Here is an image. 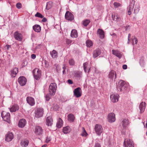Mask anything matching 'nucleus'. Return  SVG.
I'll list each match as a JSON object with an SVG mask.
<instances>
[{
  "instance_id": "obj_1",
  "label": "nucleus",
  "mask_w": 147,
  "mask_h": 147,
  "mask_svg": "<svg viewBox=\"0 0 147 147\" xmlns=\"http://www.w3.org/2000/svg\"><path fill=\"white\" fill-rule=\"evenodd\" d=\"M127 85L123 80H120L117 86V89L120 91H124L126 89Z\"/></svg>"
},
{
  "instance_id": "obj_2",
  "label": "nucleus",
  "mask_w": 147,
  "mask_h": 147,
  "mask_svg": "<svg viewBox=\"0 0 147 147\" xmlns=\"http://www.w3.org/2000/svg\"><path fill=\"white\" fill-rule=\"evenodd\" d=\"M57 89V85L55 83H52L49 86V91L52 95H54L55 94Z\"/></svg>"
},
{
  "instance_id": "obj_3",
  "label": "nucleus",
  "mask_w": 147,
  "mask_h": 147,
  "mask_svg": "<svg viewBox=\"0 0 147 147\" xmlns=\"http://www.w3.org/2000/svg\"><path fill=\"white\" fill-rule=\"evenodd\" d=\"M1 116L5 121L9 123L10 122V114L9 113L5 111H3L1 113Z\"/></svg>"
},
{
  "instance_id": "obj_4",
  "label": "nucleus",
  "mask_w": 147,
  "mask_h": 147,
  "mask_svg": "<svg viewBox=\"0 0 147 147\" xmlns=\"http://www.w3.org/2000/svg\"><path fill=\"white\" fill-rule=\"evenodd\" d=\"M33 73L34 78L36 80L39 79L41 76V70L38 68H35L33 70Z\"/></svg>"
},
{
  "instance_id": "obj_5",
  "label": "nucleus",
  "mask_w": 147,
  "mask_h": 147,
  "mask_svg": "<svg viewBox=\"0 0 147 147\" xmlns=\"http://www.w3.org/2000/svg\"><path fill=\"white\" fill-rule=\"evenodd\" d=\"M94 130L97 134L100 136L102 132L103 128L101 125L96 124L94 127Z\"/></svg>"
},
{
  "instance_id": "obj_6",
  "label": "nucleus",
  "mask_w": 147,
  "mask_h": 147,
  "mask_svg": "<svg viewBox=\"0 0 147 147\" xmlns=\"http://www.w3.org/2000/svg\"><path fill=\"white\" fill-rule=\"evenodd\" d=\"M43 109L42 108H39L37 109L35 111V116L37 118L42 117L43 114Z\"/></svg>"
},
{
  "instance_id": "obj_7",
  "label": "nucleus",
  "mask_w": 147,
  "mask_h": 147,
  "mask_svg": "<svg viewBox=\"0 0 147 147\" xmlns=\"http://www.w3.org/2000/svg\"><path fill=\"white\" fill-rule=\"evenodd\" d=\"M124 145L125 147H134V144L132 141L129 139H125Z\"/></svg>"
},
{
  "instance_id": "obj_8",
  "label": "nucleus",
  "mask_w": 147,
  "mask_h": 147,
  "mask_svg": "<svg viewBox=\"0 0 147 147\" xmlns=\"http://www.w3.org/2000/svg\"><path fill=\"white\" fill-rule=\"evenodd\" d=\"M74 95L76 98L80 97L82 94L81 89L80 87L77 88L74 90Z\"/></svg>"
},
{
  "instance_id": "obj_9",
  "label": "nucleus",
  "mask_w": 147,
  "mask_h": 147,
  "mask_svg": "<svg viewBox=\"0 0 147 147\" xmlns=\"http://www.w3.org/2000/svg\"><path fill=\"white\" fill-rule=\"evenodd\" d=\"M110 98L112 102H116L118 101L119 95L117 94H113L111 95Z\"/></svg>"
},
{
  "instance_id": "obj_10",
  "label": "nucleus",
  "mask_w": 147,
  "mask_h": 147,
  "mask_svg": "<svg viewBox=\"0 0 147 147\" xmlns=\"http://www.w3.org/2000/svg\"><path fill=\"white\" fill-rule=\"evenodd\" d=\"M65 18L67 20L72 21L74 19V16L71 12L67 11L65 15Z\"/></svg>"
},
{
  "instance_id": "obj_11",
  "label": "nucleus",
  "mask_w": 147,
  "mask_h": 147,
  "mask_svg": "<svg viewBox=\"0 0 147 147\" xmlns=\"http://www.w3.org/2000/svg\"><path fill=\"white\" fill-rule=\"evenodd\" d=\"M26 79L24 76L20 77L18 79V82L22 86L24 85L26 82Z\"/></svg>"
},
{
  "instance_id": "obj_12",
  "label": "nucleus",
  "mask_w": 147,
  "mask_h": 147,
  "mask_svg": "<svg viewBox=\"0 0 147 147\" xmlns=\"http://www.w3.org/2000/svg\"><path fill=\"white\" fill-rule=\"evenodd\" d=\"M108 119L109 122H114L115 120V114L113 113H110L108 115Z\"/></svg>"
},
{
  "instance_id": "obj_13",
  "label": "nucleus",
  "mask_w": 147,
  "mask_h": 147,
  "mask_svg": "<svg viewBox=\"0 0 147 147\" xmlns=\"http://www.w3.org/2000/svg\"><path fill=\"white\" fill-rule=\"evenodd\" d=\"M146 106V104L145 102H142L140 103L139 108L140 109V112L142 113L144 111Z\"/></svg>"
},
{
  "instance_id": "obj_14",
  "label": "nucleus",
  "mask_w": 147,
  "mask_h": 147,
  "mask_svg": "<svg viewBox=\"0 0 147 147\" xmlns=\"http://www.w3.org/2000/svg\"><path fill=\"white\" fill-rule=\"evenodd\" d=\"M135 2L134 0H132L131 2L128 11V14L129 15H131V11L133 10L135 5Z\"/></svg>"
},
{
  "instance_id": "obj_15",
  "label": "nucleus",
  "mask_w": 147,
  "mask_h": 147,
  "mask_svg": "<svg viewBox=\"0 0 147 147\" xmlns=\"http://www.w3.org/2000/svg\"><path fill=\"white\" fill-rule=\"evenodd\" d=\"M26 101L27 103L31 106L34 105L35 103L34 99L31 97H27Z\"/></svg>"
},
{
  "instance_id": "obj_16",
  "label": "nucleus",
  "mask_w": 147,
  "mask_h": 147,
  "mask_svg": "<svg viewBox=\"0 0 147 147\" xmlns=\"http://www.w3.org/2000/svg\"><path fill=\"white\" fill-rule=\"evenodd\" d=\"M129 121L127 119H124L123 120L121 124L122 125L123 129H125L129 124Z\"/></svg>"
},
{
  "instance_id": "obj_17",
  "label": "nucleus",
  "mask_w": 147,
  "mask_h": 147,
  "mask_svg": "<svg viewBox=\"0 0 147 147\" xmlns=\"http://www.w3.org/2000/svg\"><path fill=\"white\" fill-rule=\"evenodd\" d=\"M14 36L15 39L17 40L21 41L22 39V36L21 34L18 32H15Z\"/></svg>"
},
{
  "instance_id": "obj_18",
  "label": "nucleus",
  "mask_w": 147,
  "mask_h": 147,
  "mask_svg": "<svg viewBox=\"0 0 147 147\" xmlns=\"http://www.w3.org/2000/svg\"><path fill=\"white\" fill-rule=\"evenodd\" d=\"M26 121L24 119H22L19 121L18 125L20 127L23 128L26 125Z\"/></svg>"
},
{
  "instance_id": "obj_19",
  "label": "nucleus",
  "mask_w": 147,
  "mask_h": 147,
  "mask_svg": "<svg viewBox=\"0 0 147 147\" xmlns=\"http://www.w3.org/2000/svg\"><path fill=\"white\" fill-rule=\"evenodd\" d=\"M42 132V128L39 126H36L35 127V132L37 135L41 134Z\"/></svg>"
},
{
  "instance_id": "obj_20",
  "label": "nucleus",
  "mask_w": 147,
  "mask_h": 147,
  "mask_svg": "<svg viewBox=\"0 0 147 147\" xmlns=\"http://www.w3.org/2000/svg\"><path fill=\"white\" fill-rule=\"evenodd\" d=\"M18 69L16 67H15L11 71V75L12 77H15L18 72Z\"/></svg>"
},
{
  "instance_id": "obj_21",
  "label": "nucleus",
  "mask_w": 147,
  "mask_h": 147,
  "mask_svg": "<svg viewBox=\"0 0 147 147\" xmlns=\"http://www.w3.org/2000/svg\"><path fill=\"white\" fill-rule=\"evenodd\" d=\"M13 138V134L11 133H10L7 134L5 140L7 142H10L12 140Z\"/></svg>"
},
{
  "instance_id": "obj_22",
  "label": "nucleus",
  "mask_w": 147,
  "mask_h": 147,
  "mask_svg": "<svg viewBox=\"0 0 147 147\" xmlns=\"http://www.w3.org/2000/svg\"><path fill=\"white\" fill-rule=\"evenodd\" d=\"M114 77L115 79L116 78V72L114 70H112L109 73V78L111 79H113Z\"/></svg>"
},
{
  "instance_id": "obj_23",
  "label": "nucleus",
  "mask_w": 147,
  "mask_h": 147,
  "mask_svg": "<svg viewBox=\"0 0 147 147\" xmlns=\"http://www.w3.org/2000/svg\"><path fill=\"white\" fill-rule=\"evenodd\" d=\"M46 124L48 126H51L53 123V120L51 117H48L46 119Z\"/></svg>"
},
{
  "instance_id": "obj_24",
  "label": "nucleus",
  "mask_w": 147,
  "mask_h": 147,
  "mask_svg": "<svg viewBox=\"0 0 147 147\" xmlns=\"http://www.w3.org/2000/svg\"><path fill=\"white\" fill-rule=\"evenodd\" d=\"M101 53V51L99 49H97L94 51L93 53V57L95 58L99 56Z\"/></svg>"
},
{
  "instance_id": "obj_25",
  "label": "nucleus",
  "mask_w": 147,
  "mask_h": 147,
  "mask_svg": "<svg viewBox=\"0 0 147 147\" xmlns=\"http://www.w3.org/2000/svg\"><path fill=\"white\" fill-rule=\"evenodd\" d=\"M112 18L113 20L115 21H119L121 20V18L117 13H113L112 15Z\"/></svg>"
},
{
  "instance_id": "obj_26",
  "label": "nucleus",
  "mask_w": 147,
  "mask_h": 147,
  "mask_svg": "<svg viewBox=\"0 0 147 147\" xmlns=\"http://www.w3.org/2000/svg\"><path fill=\"white\" fill-rule=\"evenodd\" d=\"M97 33L99 35L100 38H103L104 37V31L101 29H98L97 31Z\"/></svg>"
},
{
  "instance_id": "obj_27",
  "label": "nucleus",
  "mask_w": 147,
  "mask_h": 147,
  "mask_svg": "<svg viewBox=\"0 0 147 147\" xmlns=\"http://www.w3.org/2000/svg\"><path fill=\"white\" fill-rule=\"evenodd\" d=\"M112 53L113 54L119 57V58H120L122 56L121 53L117 50H113Z\"/></svg>"
},
{
  "instance_id": "obj_28",
  "label": "nucleus",
  "mask_w": 147,
  "mask_h": 147,
  "mask_svg": "<svg viewBox=\"0 0 147 147\" xmlns=\"http://www.w3.org/2000/svg\"><path fill=\"white\" fill-rule=\"evenodd\" d=\"M33 29L36 32H38L41 30V27L40 25L36 24L33 26Z\"/></svg>"
},
{
  "instance_id": "obj_29",
  "label": "nucleus",
  "mask_w": 147,
  "mask_h": 147,
  "mask_svg": "<svg viewBox=\"0 0 147 147\" xmlns=\"http://www.w3.org/2000/svg\"><path fill=\"white\" fill-rule=\"evenodd\" d=\"M19 108V106L18 105H14L10 109V110L11 112H15L17 110H18Z\"/></svg>"
},
{
  "instance_id": "obj_30",
  "label": "nucleus",
  "mask_w": 147,
  "mask_h": 147,
  "mask_svg": "<svg viewBox=\"0 0 147 147\" xmlns=\"http://www.w3.org/2000/svg\"><path fill=\"white\" fill-rule=\"evenodd\" d=\"M71 130L70 127L68 126H67L63 128V132L65 134H68L70 132Z\"/></svg>"
},
{
  "instance_id": "obj_31",
  "label": "nucleus",
  "mask_w": 147,
  "mask_h": 147,
  "mask_svg": "<svg viewBox=\"0 0 147 147\" xmlns=\"http://www.w3.org/2000/svg\"><path fill=\"white\" fill-rule=\"evenodd\" d=\"M68 120L71 122H73L74 121L75 117L73 115L70 114L67 116Z\"/></svg>"
},
{
  "instance_id": "obj_32",
  "label": "nucleus",
  "mask_w": 147,
  "mask_h": 147,
  "mask_svg": "<svg viewBox=\"0 0 147 147\" xmlns=\"http://www.w3.org/2000/svg\"><path fill=\"white\" fill-rule=\"evenodd\" d=\"M71 36L72 38H76L78 36V33L75 30H73L71 31Z\"/></svg>"
},
{
  "instance_id": "obj_33",
  "label": "nucleus",
  "mask_w": 147,
  "mask_h": 147,
  "mask_svg": "<svg viewBox=\"0 0 147 147\" xmlns=\"http://www.w3.org/2000/svg\"><path fill=\"white\" fill-rule=\"evenodd\" d=\"M50 54L53 58H55L57 57V52L54 50L50 52Z\"/></svg>"
},
{
  "instance_id": "obj_34",
  "label": "nucleus",
  "mask_w": 147,
  "mask_h": 147,
  "mask_svg": "<svg viewBox=\"0 0 147 147\" xmlns=\"http://www.w3.org/2000/svg\"><path fill=\"white\" fill-rule=\"evenodd\" d=\"M63 121L60 118H59V120L58 121L57 124V126L58 128L61 127L63 124Z\"/></svg>"
},
{
  "instance_id": "obj_35",
  "label": "nucleus",
  "mask_w": 147,
  "mask_h": 147,
  "mask_svg": "<svg viewBox=\"0 0 147 147\" xmlns=\"http://www.w3.org/2000/svg\"><path fill=\"white\" fill-rule=\"evenodd\" d=\"M28 140H25L21 142V145L23 147H26L28 146Z\"/></svg>"
},
{
  "instance_id": "obj_36",
  "label": "nucleus",
  "mask_w": 147,
  "mask_h": 147,
  "mask_svg": "<svg viewBox=\"0 0 147 147\" xmlns=\"http://www.w3.org/2000/svg\"><path fill=\"white\" fill-rule=\"evenodd\" d=\"M53 4L52 2L50 1L48 2L47 4L46 8L47 9H50L52 6Z\"/></svg>"
},
{
  "instance_id": "obj_37",
  "label": "nucleus",
  "mask_w": 147,
  "mask_h": 147,
  "mask_svg": "<svg viewBox=\"0 0 147 147\" xmlns=\"http://www.w3.org/2000/svg\"><path fill=\"white\" fill-rule=\"evenodd\" d=\"M86 44L87 47H90L92 46L93 43L90 40H88L86 42Z\"/></svg>"
},
{
  "instance_id": "obj_38",
  "label": "nucleus",
  "mask_w": 147,
  "mask_h": 147,
  "mask_svg": "<svg viewBox=\"0 0 147 147\" xmlns=\"http://www.w3.org/2000/svg\"><path fill=\"white\" fill-rule=\"evenodd\" d=\"M82 132L81 134V136L83 137H86L88 134L84 127H82Z\"/></svg>"
},
{
  "instance_id": "obj_39",
  "label": "nucleus",
  "mask_w": 147,
  "mask_h": 147,
  "mask_svg": "<svg viewBox=\"0 0 147 147\" xmlns=\"http://www.w3.org/2000/svg\"><path fill=\"white\" fill-rule=\"evenodd\" d=\"M134 42L135 44H136L138 43V40L137 38L135 36H134L132 37V44L133 45H134Z\"/></svg>"
},
{
  "instance_id": "obj_40",
  "label": "nucleus",
  "mask_w": 147,
  "mask_h": 147,
  "mask_svg": "<svg viewBox=\"0 0 147 147\" xmlns=\"http://www.w3.org/2000/svg\"><path fill=\"white\" fill-rule=\"evenodd\" d=\"M53 96V95H51V94L50 93L49 94H47L45 96V98L46 100L47 101H49L51 98V96Z\"/></svg>"
},
{
  "instance_id": "obj_41",
  "label": "nucleus",
  "mask_w": 147,
  "mask_h": 147,
  "mask_svg": "<svg viewBox=\"0 0 147 147\" xmlns=\"http://www.w3.org/2000/svg\"><path fill=\"white\" fill-rule=\"evenodd\" d=\"M90 22V20H86L84 21L83 24L84 26H86L88 25Z\"/></svg>"
},
{
  "instance_id": "obj_42",
  "label": "nucleus",
  "mask_w": 147,
  "mask_h": 147,
  "mask_svg": "<svg viewBox=\"0 0 147 147\" xmlns=\"http://www.w3.org/2000/svg\"><path fill=\"white\" fill-rule=\"evenodd\" d=\"M139 11V7L138 5H136L134 9V13L135 14L137 13Z\"/></svg>"
},
{
  "instance_id": "obj_43",
  "label": "nucleus",
  "mask_w": 147,
  "mask_h": 147,
  "mask_svg": "<svg viewBox=\"0 0 147 147\" xmlns=\"http://www.w3.org/2000/svg\"><path fill=\"white\" fill-rule=\"evenodd\" d=\"M113 5L115 8H117L121 6V4L120 3L116 2H114Z\"/></svg>"
},
{
  "instance_id": "obj_44",
  "label": "nucleus",
  "mask_w": 147,
  "mask_h": 147,
  "mask_svg": "<svg viewBox=\"0 0 147 147\" xmlns=\"http://www.w3.org/2000/svg\"><path fill=\"white\" fill-rule=\"evenodd\" d=\"M69 63L71 65H73L75 63V62L74 59H71L69 61Z\"/></svg>"
},
{
  "instance_id": "obj_45",
  "label": "nucleus",
  "mask_w": 147,
  "mask_h": 147,
  "mask_svg": "<svg viewBox=\"0 0 147 147\" xmlns=\"http://www.w3.org/2000/svg\"><path fill=\"white\" fill-rule=\"evenodd\" d=\"M35 16L40 18H43V16L40 13L37 12L35 15Z\"/></svg>"
},
{
  "instance_id": "obj_46",
  "label": "nucleus",
  "mask_w": 147,
  "mask_h": 147,
  "mask_svg": "<svg viewBox=\"0 0 147 147\" xmlns=\"http://www.w3.org/2000/svg\"><path fill=\"white\" fill-rule=\"evenodd\" d=\"M88 64V63L87 62H85L83 63V65H84V71L86 72V68Z\"/></svg>"
},
{
  "instance_id": "obj_47",
  "label": "nucleus",
  "mask_w": 147,
  "mask_h": 147,
  "mask_svg": "<svg viewBox=\"0 0 147 147\" xmlns=\"http://www.w3.org/2000/svg\"><path fill=\"white\" fill-rule=\"evenodd\" d=\"M16 7L18 9H20L21 8V4L20 3H18L16 5Z\"/></svg>"
},
{
  "instance_id": "obj_48",
  "label": "nucleus",
  "mask_w": 147,
  "mask_h": 147,
  "mask_svg": "<svg viewBox=\"0 0 147 147\" xmlns=\"http://www.w3.org/2000/svg\"><path fill=\"white\" fill-rule=\"evenodd\" d=\"M68 83L70 84H72L73 83V82L72 80L70 79H69L67 80Z\"/></svg>"
},
{
  "instance_id": "obj_49",
  "label": "nucleus",
  "mask_w": 147,
  "mask_h": 147,
  "mask_svg": "<svg viewBox=\"0 0 147 147\" xmlns=\"http://www.w3.org/2000/svg\"><path fill=\"white\" fill-rule=\"evenodd\" d=\"M94 147H101V146L100 144L97 143L95 144Z\"/></svg>"
},
{
  "instance_id": "obj_50",
  "label": "nucleus",
  "mask_w": 147,
  "mask_h": 147,
  "mask_svg": "<svg viewBox=\"0 0 147 147\" xmlns=\"http://www.w3.org/2000/svg\"><path fill=\"white\" fill-rule=\"evenodd\" d=\"M66 43L68 44H70V43H71V40H68V39H67L66 40Z\"/></svg>"
},
{
  "instance_id": "obj_51",
  "label": "nucleus",
  "mask_w": 147,
  "mask_h": 147,
  "mask_svg": "<svg viewBox=\"0 0 147 147\" xmlns=\"http://www.w3.org/2000/svg\"><path fill=\"white\" fill-rule=\"evenodd\" d=\"M31 57L33 59H34L36 57V55L34 54H32L31 55Z\"/></svg>"
},
{
  "instance_id": "obj_52",
  "label": "nucleus",
  "mask_w": 147,
  "mask_h": 147,
  "mask_svg": "<svg viewBox=\"0 0 147 147\" xmlns=\"http://www.w3.org/2000/svg\"><path fill=\"white\" fill-rule=\"evenodd\" d=\"M51 140L50 138L47 137L46 139V142L47 143H48Z\"/></svg>"
},
{
  "instance_id": "obj_53",
  "label": "nucleus",
  "mask_w": 147,
  "mask_h": 147,
  "mask_svg": "<svg viewBox=\"0 0 147 147\" xmlns=\"http://www.w3.org/2000/svg\"><path fill=\"white\" fill-rule=\"evenodd\" d=\"M127 68V66L126 65H124L123 66V69H125Z\"/></svg>"
},
{
  "instance_id": "obj_54",
  "label": "nucleus",
  "mask_w": 147,
  "mask_h": 147,
  "mask_svg": "<svg viewBox=\"0 0 147 147\" xmlns=\"http://www.w3.org/2000/svg\"><path fill=\"white\" fill-rule=\"evenodd\" d=\"M131 36V34H130L129 33L128 34V43H129V38H130Z\"/></svg>"
},
{
  "instance_id": "obj_55",
  "label": "nucleus",
  "mask_w": 147,
  "mask_h": 147,
  "mask_svg": "<svg viewBox=\"0 0 147 147\" xmlns=\"http://www.w3.org/2000/svg\"><path fill=\"white\" fill-rule=\"evenodd\" d=\"M47 21V19L46 18H43L42 20V22H45Z\"/></svg>"
},
{
  "instance_id": "obj_56",
  "label": "nucleus",
  "mask_w": 147,
  "mask_h": 147,
  "mask_svg": "<svg viewBox=\"0 0 147 147\" xmlns=\"http://www.w3.org/2000/svg\"><path fill=\"white\" fill-rule=\"evenodd\" d=\"M6 47H7V50H8L9 48L10 47V45H7Z\"/></svg>"
},
{
  "instance_id": "obj_57",
  "label": "nucleus",
  "mask_w": 147,
  "mask_h": 147,
  "mask_svg": "<svg viewBox=\"0 0 147 147\" xmlns=\"http://www.w3.org/2000/svg\"><path fill=\"white\" fill-rule=\"evenodd\" d=\"M59 67V66H57L56 67V69H57V71H58V67Z\"/></svg>"
},
{
  "instance_id": "obj_58",
  "label": "nucleus",
  "mask_w": 147,
  "mask_h": 147,
  "mask_svg": "<svg viewBox=\"0 0 147 147\" xmlns=\"http://www.w3.org/2000/svg\"><path fill=\"white\" fill-rule=\"evenodd\" d=\"M63 74H64L65 73V70L64 69L63 71Z\"/></svg>"
},
{
  "instance_id": "obj_59",
  "label": "nucleus",
  "mask_w": 147,
  "mask_h": 147,
  "mask_svg": "<svg viewBox=\"0 0 147 147\" xmlns=\"http://www.w3.org/2000/svg\"><path fill=\"white\" fill-rule=\"evenodd\" d=\"M63 70H64V69L65 70V67L64 66V67H63Z\"/></svg>"
},
{
  "instance_id": "obj_60",
  "label": "nucleus",
  "mask_w": 147,
  "mask_h": 147,
  "mask_svg": "<svg viewBox=\"0 0 147 147\" xmlns=\"http://www.w3.org/2000/svg\"><path fill=\"white\" fill-rule=\"evenodd\" d=\"M42 147H45V145H44L42 146Z\"/></svg>"
},
{
  "instance_id": "obj_61",
  "label": "nucleus",
  "mask_w": 147,
  "mask_h": 147,
  "mask_svg": "<svg viewBox=\"0 0 147 147\" xmlns=\"http://www.w3.org/2000/svg\"><path fill=\"white\" fill-rule=\"evenodd\" d=\"M146 135L147 136V132L146 133Z\"/></svg>"
}]
</instances>
